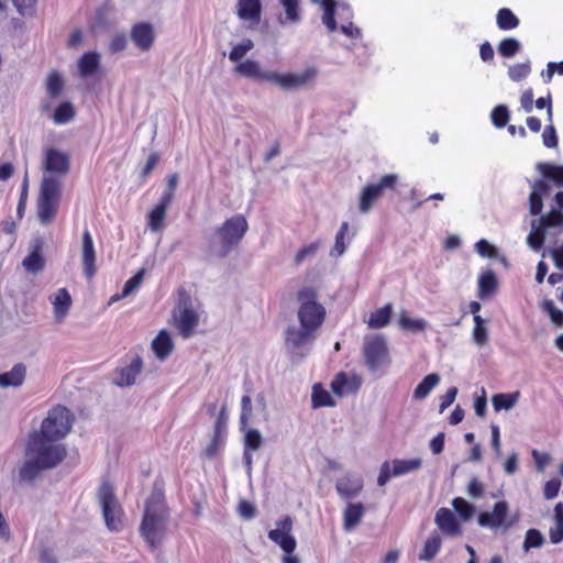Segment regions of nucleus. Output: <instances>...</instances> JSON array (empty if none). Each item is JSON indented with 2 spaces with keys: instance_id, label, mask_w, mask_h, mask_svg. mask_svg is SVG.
Wrapping results in <instances>:
<instances>
[{
  "instance_id": "47",
  "label": "nucleus",
  "mask_w": 563,
  "mask_h": 563,
  "mask_svg": "<svg viewBox=\"0 0 563 563\" xmlns=\"http://www.w3.org/2000/svg\"><path fill=\"white\" fill-rule=\"evenodd\" d=\"M254 47V43L250 38H244L241 43L233 46L229 54L231 62H240Z\"/></svg>"
},
{
  "instance_id": "15",
  "label": "nucleus",
  "mask_w": 563,
  "mask_h": 563,
  "mask_svg": "<svg viewBox=\"0 0 563 563\" xmlns=\"http://www.w3.org/2000/svg\"><path fill=\"white\" fill-rule=\"evenodd\" d=\"M317 75L318 70L314 67H309L301 73L279 74L275 71L273 84L285 90H294L310 84Z\"/></svg>"
},
{
  "instance_id": "25",
  "label": "nucleus",
  "mask_w": 563,
  "mask_h": 563,
  "mask_svg": "<svg viewBox=\"0 0 563 563\" xmlns=\"http://www.w3.org/2000/svg\"><path fill=\"white\" fill-rule=\"evenodd\" d=\"M365 514V507L361 503H349L343 511V528L345 531L354 530Z\"/></svg>"
},
{
  "instance_id": "7",
  "label": "nucleus",
  "mask_w": 563,
  "mask_h": 563,
  "mask_svg": "<svg viewBox=\"0 0 563 563\" xmlns=\"http://www.w3.org/2000/svg\"><path fill=\"white\" fill-rule=\"evenodd\" d=\"M518 520V516L510 514L509 505L504 500L497 501L492 510L481 512L477 518L481 527L495 533L507 532L517 525Z\"/></svg>"
},
{
  "instance_id": "29",
  "label": "nucleus",
  "mask_w": 563,
  "mask_h": 563,
  "mask_svg": "<svg viewBox=\"0 0 563 563\" xmlns=\"http://www.w3.org/2000/svg\"><path fill=\"white\" fill-rule=\"evenodd\" d=\"M398 325L405 331L419 333L427 330L429 324L427 320L422 318H411L406 313V311H401L398 319Z\"/></svg>"
},
{
  "instance_id": "52",
  "label": "nucleus",
  "mask_w": 563,
  "mask_h": 563,
  "mask_svg": "<svg viewBox=\"0 0 563 563\" xmlns=\"http://www.w3.org/2000/svg\"><path fill=\"white\" fill-rule=\"evenodd\" d=\"M544 542V538L537 529H529L526 533L523 548L529 551L531 548H540Z\"/></svg>"
},
{
  "instance_id": "51",
  "label": "nucleus",
  "mask_w": 563,
  "mask_h": 563,
  "mask_svg": "<svg viewBox=\"0 0 563 563\" xmlns=\"http://www.w3.org/2000/svg\"><path fill=\"white\" fill-rule=\"evenodd\" d=\"M490 118L497 128H504L509 121V111L506 106L499 104L492 111Z\"/></svg>"
},
{
  "instance_id": "30",
  "label": "nucleus",
  "mask_w": 563,
  "mask_h": 563,
  "mask_svg": "<svg viewBox=\"0 0 563 563\" xmlns=\"http://www.w3.org/2000/svg\"><path fill=\"white\" fill-rule=\"evenodd\" d=\"M23 267L26 272L36 274L44 268L45 261L41 254V245H34L32 252L23 260Z\"/></svg>"
},
{
  "instance_id": "63",
  "label": "nucleus",
  "mask_w": 563,
  "mask_h": 563,
  "mask_svg": "<svg viewBox=\"0 0 563 563\" xmlns=\"http://www.w3.org/2000/svg\"><path fill=\"white\" fill-rule=\"evenodd\" d=\"M238 511H239V515L246 520L254 518L255 514H256V509L253 506V504H251L246 500H241L239 503Z\"/></svg>"
},
{
  "instance_id": "55",
  "label": "nucleus",
  "mask_w": 563,
  "mask_h": 563,
  "mask_svg": "<svg viewBox=\"0 0 563 563\" xmlns=\"http://www.w3.org/2000/svg\"><path fill=\"white\" fill-rule=\"evenodd\" d=\"M475 250L483 257L493 258V257L497 256L496 249L492 244H489L488 241H486L484 239L479 240L475 244Z\"/></svg>"
},
{
  "instance_id": "35",
  "label": "nucleus",
  "mask_w": 563,
  "mask_h": 563,
  "mask_svg": "<svg viewBox=\"0 0 563 563\" xmlns=\"http://www.w3.org/2000/svg\"><path fill=\"white\" fill-rule=\"evenodd\" d=\"M519 397H520L519 391H515L511 394H503V393L496 394L492 398V404H493L495 411H497V412L500 410H510L511 408H514L516 406Z\"/></svg>"
},
{
  "instance_id": "50",
  "label": "nucleus",
  "mask_w": 563,
  "mask_h": 563,
  "mask_svg": "<svg viewBox=\"0 0 563 563\" xmlns=\"http://www.w3.org/2000/svg\"><path fill=\"white\" fill-rule=\"evenodd\" d=\"M263 444V438L258 430L251 429L244 437V449L256 451Z\"/></svg>"
},
{
  "instance_id": "5",
  "label": "nucleus",
  "mask_w": 563,
  "mask_h": 563,
  "mask_svg": "<svg viewBox=\"0 0 563 563\" xmlns=\"http://www.w3.org/2000/svg\"><path fill=\"white\" fill-rule=\"evenodd\" d=\"M249 229V223L242 214L228 219L211 235L209 247L218 257H225L241 242Z\"/></svg>"
},
{
  "instance_id": "61",
  "label": "nucleus",
  "mask_w": 563,
  "mask_h": 563,
  "mask_svg": "<svg viewBox=\"0 0 563 563\" xmlns=\"http://www.w3.org/2000/svg\"><path fill=\"white\" fill-rule=\"evenodd\" d=\"M391 477H394L393 476V466H391L390 462L386 461L380 466L379 475L377 478V484L379 486H385Z\"/></svg>"
},
{
  "instance_id": "17",
  "label": "nucleus",
  "mask_w": 563,
  "mask_h": 563,
  "mask_svg": "<svg viewBox=\"0 0 563 563\" xmlns=\"http://www.w3.org/2000/svg\"><path fill=\"white\" fill-rule=\"evenodd\" d=\"M48 300L53 306L55 321L57 323H63L69 314L73 306V298L69 291L66 288H58L49 295Z\"/></svg>"
},
{
  "instance_id": "53",
  "label": "nucleus",
  "mask_w": 563,
  "mask_h": 563,
  "mask_svg": "<svg viewBox=\"0 0 563 563\" xmlns=\"http://www.w3.org/2000/svg\"><path fill=\"white\" fill-rule=\"evenodd\" d=\"M143 278L144 269H141L133 277L126 280L122 289L121 297H128L133 294L141 286Z\"/></svg>"
},
{
  "instance_id": "8",
  "label": "nucleus",
  "mask_w": 563,
  "mask_h": 563,
  "mask_svg": "<svg viewBox=\"0 0 563 563\" xmlns=\"http://www.w3.org/2000/svg\"><path fill=\"white\" fill-rule=\"evenodd\" d=\"M73 416L70 411L66 407L57 406L48 411L47 417L42 422L41 430L36 433L59 442L70 431Z\"/></svg>"
},
{
  "instance_id": "22",
  "label": "nucleus",
  "mask_w": 563,
  "mask_h": 563,
  "mask_svg": "<svg viewBox=\"0 0 563 563\" xmlns=\"http://www.w3.org/2000/svg\"><path fill=\"white\" fill-rule=\"evenodd\" d=\"M335 488L341 498L352 499L362 492L363 479L357 475L345 474L338 478Z\"/></svg>"
},
{
  "instance_id": "20",
  "label": "nucleus",
  "mask_w": 563,
  "mask_h": 563,
  "mask_svg": "<svg viewBox=\"0 0 563 563\" xmlns=\"http://www.w3.org/2000/svg\"><path fill=\"white\" fill-rule=\"evenodd\" d=\"M143 369L141 357L134 356L130 363L117 369L113 382L120 387H129L135 384L136 377Z\"/></svg>"
},
{
  "instance_id": "13",
  "label": "nucleus",
  "mask_w": 563,
  "mask_h": 563,
  "mask_svg": "<svg viewBox=\"0 0 563 563\" xmlns=\"http://www.w3.org/2000/svg\"><path fill=\"white\" fill-rule=\"evenodd\" d=\"M173 317L179 333L185 339L191 336L195 328L198 325L199 317L191 307L189 298L180 299L178 306L174 310Z\"/></svg>"
},
{
  "instance_id": "45",
  "label": "nucleus",
  "mask_w": 563,
  "mask_h": 563,
  "mask_svg": "<svg viewBox=\"0 0 563 563\" xmlns=\"http://www.w3.org/2000/svg\"><path fill=\"white\" fill-rule=\"evenodd\" d=\"M285 10V20L280 19V23L298 22L300 20L298 3L299 0H279Z\"/></svg>"
},
{
  "instance_id": "23",
  "label": "nucleus",
  "mask_w": 563,
  "mask_h": 563,
  "mask_svg": "<svg viewBox=\"0 0 563 563\" xmlns=\"http://www.w3.org/2000/svg\"><path fill=\"white\" fill-rule=\"evenodd\" d=\"M101 56L97 52L85 53L77 62V68L81 78L96 75L100 68Z\"/></svg>"
},
{
  "instance_id": "37",
  "label": "nucleus",
  "mask_w": 563,
  "mask_h": 563,
  "mask_svg": "<svg viewBox=\"0 0 563 563\" xmlns=\"http://www.w3.org/2000/svg\"><path fill=\"white\" fill-rule=\"evenodd\" d=\"M440 376L438 374L427 375L413 391L415 399H424L430 391L439 384Z\"/></svg>"
},
{
  "instance_id": "38",
  "label": "nucleus",
  "mask_w": 563,
  "mask_h": 563,
  "mask_svg": "<svg viewBox=\"0 0 563 563\" xmlns=\"http://www.w3.org/2000/svg\"><path fill=\"white\" fill-rule=\"evenodd\" d=\"M321 5L323 9L322 23L327 26L329 32H334L338 29L335 22V0H322Z\"/></svg>"
},
{
  "instance_id": "41",
  "label": "nucleus",
  "mask_w": 563,
  "mask_h": 563,
  "mask_svg": "<svg viewBox=\"0 0 563 563\" xmlns=\"http://www.w3.org/2000/svg\"><path fill=\"white\" fill-rule=\"evenodd\" d=\"M74 117H75L74 106L70 102L65 101L56 108L54 115H53V120L56 124H66L69 121H71L74 119Z\"/></svg>"
},
{
  "instance_id": "21",
  "label": "nucleus",
  "mask_w": 563,
  "mask_h": 563,
  "mask_svg": "<svg viewBox=\"0 0 563 563\" xmlns=\"http://www.w3.org/2000/svg\"><path fill=\"white\" fill-rule=\"evenodd\" d=\"M81 261L85 276L90 279L96 274V250L89 230L82 233Z\"/></svg>"
},
{
  "instance_id": "12",
  "label": "nucleus",
  "mask_w": 563,
  "mask_h": 563,
  "mask_svg": "<svg viewBox=\"0 0 563 563\" xmlns=\"http://www.w3.org/2000/svg\"><path fill=\"white\" fill-rule=\"evenodd\" d=\"M42 167L43 176H54L59 181L70 169V157L67 153L49 147L44 151Z\"/></svg>"
},
{
  "instance_id": "64",
  "label": "nucleus",
  "mask_w": 563,
  "mask_h": 563,
  "mask_svg": "<svg viewBox=\"0 0 563 563\" xmlns=\"http://www.w3.org/2000/svg\"><path fill=\"white\" fill-rule=\"evenodd\" d=\"M548 252L554 261L555 266L559 269H563V244L561 246L550 247Z\"/></svg>"
},
{
  "instance_id": "27",
  "label": "nucleus",
  "mask_w": 563,
  "mask_h": 563,
  "mask_svg": "<svg viewBox=\"0 0 563 563\" xmlns=\"http://www.w3.org/2000/svg\"><path fill=\"white\" fill-rule=\"evenodd\" d=\"M360 384L361 382L357 377H349L345 374L341 373L336 375V377L331 384V387L336 395L342 397L344 395L356 391L360 387Z\"/></svg>"
},
{
  "instance_id": "24",
  "label": "nucleus",
  "mask_w": 563,
  "mask_h": 563,
  "mask_svg": "<svg viewBox=\"0 0 563 563\" xmlns=\"http://www.w3.org/2000/svg\"><path fill=\"white\" fill-rule=\"evenodd\" d=\"M261 9L260 0H238L236 13L241 20L258 23Z\"/></svg>"
},
{
  "instance_id": "59",
  "label": "nucleus",
  "mask_w": 563,
  "mask_h": 563,
  "mask_svg": "<svg viewBox=\"0 0 563 563\" xmlns=\"http://www.w3.org/2000/svg\"><path fill=\"white\" fill-rule=\"evenodd\" d=\"M531 455L539 472H543L547 465L551 462V456L548 453H540L537 450H532Z\"/></svg>"
},
{
  "instance_id": "32",
  "label": "nucleus",
  "mask_w": 563,
  "mask_h": 563,
  "mask_svg": "<svg viewBox=\"0 0 563 563\" xmlns=\"http://www.w3.org/2000/svg\"><path fill=\"white\" fill-rule=\"evenodd\" d=\"M442 544L441 537L438 532H432L424 542L422 551L419 553V560L431 561L440 551Z\"/></svg>"
},
{
  "instance_id": "28",
  "label": "nucleus",
  "mask_w": 563,
  "mask_h": 563,
  "mask_svg": "<svg viewBox=\"0 0 563 563\" xmlns=\"http://www.w3.org/2000/svg\"><path fill=\"white\" fill-rule=\"evenodd\" d=\"M390 464L393 466V476L399 477L418 471L422 465V460L419 457L410 460L395 459Z\"/></svg>"
},
{
  "instance_id": "34",
  "label": "nucleus",
  "mask_w": 563,
  "mask_h": 563,
  "mask_svg": "<svg viewBox=\"0 0 563 563\" xmlns=\"http://www.w3.org/2000/svg\"><path fill=\"white\" fill-rule=\"evenodd\" d=\"M497 288L496 275L493 271H487L479 276L478 296L483 299L489 297Z\"/></svg>"
},
{
  "instance_id": "1",
  "label": "nucleus",
  "mask_w": 563,
  "mask_h": 563,
  "mask_svg": "<svg viewBox=\"0 0 563 563\" xmlns=\"http://www.w3.org/2000/svg\"><path fill=\"white\" fill-rule=\"evenodd\" d=\"M537 168L542 178L531 186L529 210L540 217L531 221L527 236V244L533 251L541 250L545 239L556 246L563 233V166L539 163Z\"/></svg>"
},
{
  "instance_id": "6",
  "label": "nucleus",
  "mask_w": 563,
  "mask_h": 563,
  "mask_svg": "<svg viewBox=\"0 0 563 563\" xmlns=\"http://www.w3.org/2000/svg\"><path fill=\"white\" fill-rule=\"evenodd\" d=\"M62 181L54 176H43L37 199V216L42 224H48L57 212Z\"/></svg>"
},
{
  "instance_id": "39",
  "label": "nucleus",
  "mask_w": 563,
  "mask_h": 563,
  "mask_svg": "<svg viewBox=\"0 0 563 563\" xmlns=\"http://www.w3.org/2000/svg\"><path fill=\"white\" fill-rule=\"evenodd\" d=\"M496 22L498 27L505 31L514 30L519 25V19L507 8L497 12Z\"/></svg>"
},
{
  "instance_id": "2",
  "label": "nucleus",
  "mask_w": 563,
  "mask_h": 563,
  "mask_svg": "<svg viewBox=\"0 0 563 563\" xmlns=\"http://www.w3.org/2000/svg\"><path fill=\"white\" fill-rule=\"evenodd\" d=\"M297 318L299 327H288L285 334V345L294 361H300L309 352V346L316 340V333L325 319V308L318 301L317 291L303 287L297 294Z\"/></svg>"
},
{
  "instance_id": "42",
  "label": "nucleus",
  "mask_w": 563,
  "mask_h": 563,
  "mask_svg": "<svg viewBox=\"0 0 563 563\" xmlns=\"http://www.w3.org/2000/svg\"><path fill=\"white\" fill-rule=\"evenodd\" d=\"M521 49V43L515 38V37H507V38H504L499 44H498V53L503 56V57H514L516 54H518Z\"/></svg>"
},
{
  "instance_id": "56",
  "label": "nucleus",
  "mask_w": 563,
  "mask_h": 563,
  "mask_svg": "<svg viewBox=\"0 0 563 563\" xmlns=\"http://www.w3.org/2000/svg\"><path fill=\"white\" fill-rule=\"evenodd\" d=\"M128 44L126 36L123 33H119L113 35L110 41L109 49L111 53L115 54L125 49Z\"/></svg>"
},
{
  "instance_id": "9",
  "label": "nucleus",
  "mask_w": 563,
  "mask_h": 563,
  "mask_svg": "<svg viewBox=\"0 0 563 563\" xmlns=\"http://www.w3.org/2000/svg\"><path fill=\"white\" fill-rule=\"evenodd\" d=\"M98 499L101 505L102 515L108 529L111 531L121 530L123 527V512L110 484L103 483L100 486Z\"/></svg>"
},
{
  "instance_id": "10",
  "label": "nucleus",
  "mask_w": 563,
  "mask_h": 563,
  "mask_svg": "<svg viewBox=\"0 0 563 563\" xmlns=\"http://www.w3.org/2000/svg\"><path fill=\"white\" fill-rule=\"evenodd\" d=\"M398 183V175L388 174L383 176L378 183L366 185L360 196L358 209L363 214L368 213L375 202L383 197L386 190H394Z\"/></svg>"
},
{
  "instance_id": "36",
  "label": "nucleus",
  "mask_w": 563,
  "mask_h": 563,
  "mask_svg": "<svg viewBox=\"0 0 563 563\" xmlns=\"http://www.w3.org/2000/svg\"><path fill=\"white\" fill-rule=\"evenodd\" d=\"M166 211L167 209L155 206L147 214V228L152 232H159L165 227V219H166Z\"/></svg>"
},
{
  "instance_id": "16",
  "label": "nucleus",
  "mask_w": 563,
  "mask_h": 563,
  "mask_svg": "<svg viewBox=\"0 0 563 563\" xmlns=\"http://www.w3.org/2000/svg\"><path fill=\"white\" fill-rule=\"evenodd\" d=\"M133 44L142 52H148L155 42V31L150 22L135 23L130 33Z\"/></svg>"
},
{
  "instance_id": "60",
  "label": "nucleus",
  "mask_w": 563,
  "mask_h": 563,
  "mask_svg": "<svg viewBox=\"0 0 563 563\" xmlns=\"http://www.w3.org/2000/svg\"><path fill=\"white\" fill-rule=\"evenodd\" d=\"M318 247H319L318 243H311L308 246H305L301 250H299L295 256L296 264H300L307 257L313 256L316 254V252L318 251Z\"/></svg>"
},
{
  "instance_id": "4",
  "label": "nucleus",
  "mask_w": 563,
  "mask_h": 563,
  "mask_svg": "<svg viewBox=\"0 0 563 563\" xmlns=\"http://www.w3.org/2000/svg\"><path fill=\"white\" fill-rule=\"evenodd\" d=\"M166 520L164 495L161 490H154L146 501L141 523V534L151 548H155L161 542Z\"/></svg>"
},
{
  "instance_id": "33",
  "label": "nucleus",
  "mask_w": 563,
  "mask_h": 563,
  "mask_svg": "<svg viewBox=\"0 0 563 563\" xmlns=\"http://www.w3.org/2000/svg\"><path fill=\"white\" fill-rule=\"evenodd\" d=\"M391 313V303H387L386 306L377 309L371 314L369 320L367 321L368 327L372 329H380L386 327L390 321Z\"/></svg>"
},
{
  "instance_id": "26",
  "label": "nucleus",
  "mask_w": 563,
  "mask_h": 563,
  "mask_svg": "<svg viewBox=\"0 0 563 563\" xmlns=\"http://www.w3.org/2000/svg\"><path fill=\"white\" fill-rule=\"evenodd\" d=\"M26 376V366L22 363L15 364L10 371L0 374V387H20Z\"/></svg>"
},
{
  "instance_id": "57",
  "label": "nucleus",
  "mask_w": 563,
  "mask_h": 563,
  "mask_svg": "<svg viewBox=\"0 0 563 563\" xmlns=\"http://www.w3.org/2000/svg\"><path fill=\"white\" fill-rule=\"evenodd\" d=\"M561 487V482L558 478L548 481L543 488V495L547 499H553L558 496Z\"/></svg>"
},
{
  "instance_id": "62",
  "label": "nucleus",
  "mask_w": 563,
  "mask_h": 563,
  "mask_svg": "<svg viewBox=\"0 0 563 563\" xmlns=\"http://www.w3.org/2000/svg\"><path fill=\"white\" fill-rule=\"evenodd\" d=\"M457 395V388L451 387L448 391L441 397L439 411L442 413L446 408H449L455 400Z\"/></svg>"
},
{
  "instance_id": "48",
  "label": "nucleus",
  "mask_w": 563,
  "mask_h": 563,
  "mask_svg": "<svg viewBox=\"0 0 563 563\" xmlns=\"http://www.w3.org/2000/svg\"><path fill=\"white\" fill-rule=\"evenodd\" d=\"M347 231H349V223L343 222L340 227L339 232L335 235L334 246L331 251L332 256H341L345 252L346 244L344 242V239H345Z\"/></svg>"
},
{
  "instance_id": "31",
  "label": "nucleus",
  "mask_w": 563,
  "mask_h": 563,
  "mask_svg": "<svg viewBox=\"0 0 563 563\" xmlns=\"http://www.w3.org/2000/svg\"><path fill=\"white\" fill-rule=\"evenodd\" d=\"M152 347L158 358H166L173 350V342L169 334L166 331H161L153 341Z\"/></svg>"
},
{
  "instance_id": "44",
  "label": "nucleus",
  "mask_w": 563,
  "mask_h": 563,
  "mask_svg": "<svg viewBox=\"0 0 563 563\" xmlns=\"http://www.w3.org/2000/svg\"><path fill=\"white\" fill-rule=\"evenodd\" d=\"M332 397L324 388L316 384L312 388V406L314 408L333 406Z\"/></svg>"
},
{
  "instance_id": "11",
  "label": "nucleus",
  "mask_w": 563,
  "mask_h": 563,
  "mask_svg": "<svg viewBox=\"0 0 563 563\" xmlns=\"http://www.w3.org/2000/svg\"><path fill=\"white\" fill-rule=\"evenodd\" d=\"M363 353L365 364L372 372L389 363L387 343L380 334L364 338Z\"/></svg>"
},
{
  "instance_id": "49",
  "label": "nucleus",
  "mask_w": 563,
  "mask_h": 563,
  "mask_svg": "<svg viewBox=\"0 0 563 563\" xmlns=\"http://www.w3.org/2000/svg\"><path fill=\"white\" fill-rule=\"evenodd\" d=\"M542 309L549 314L551 321L556 327H563V311L556 308L551 299H545L542 302Z\"/></svg>"
},
{
  "instance_id": "18",
  "label": "nucleus",
  "mask_w": 563,
  "mask_h": 563,
  "mask_svg": "<svg viewBox=\"0 0 563 563\" xmlns=\"http://www.w3.org/2000/svg\"><path fill=\"white\" fill-rule=\"evenodd\" d=\"M434 522L446 537L456 538L463 532L455 515L448 508L442 507L435 512Z\"/></svg>"
},
{
  "instance_id": "19",
  "label": "nucleus",
  "mask_w": 563,
  "mask_h": 563,
  "mask_svg": "<svg viewBox=\"0 0 563 563\" xmlns=\"http://www.w3.org/2000/svg\"><path fill=\"white\" fill-rule=\"evenodd\" d=\"M234 73L239 74L242 77L254 79L257 81H266L272 82L274 80L275 71L264 70L260 63L253 59H246L244 62H240L235 68Z\"/></svg>"
},
{
  "instance_id": "3",
  "label": "nucleus",
  "mask_w": 563,
  "mask_h": 563,
  "mask_svg": "<svg viewBox=\"0 0 563 563\" xmlns=\"http://www.w3.org/2000/svg\"><path fill=\"white\" fill-rule=\"evenodd\" d=\"M66 454L64 444L33 432L25 446L24 460L19 465V479L24 483L34 482L42 472L56 467Z\"/></svg>"
},
{
  "instance_id": "54",
  "label": "nucleus",
  "mask_w": 563,
  "mask_h": 563,
  "mask_svg": "<svg viewBox=\"0 0 563 563\" xmlns=\"http://www.w3.org/2000/svg\"><path fill=\"white\" fill-rule=\"evenodd\" d=\"M543 145L553 148L558 146V135L553 123H549L542 133Z\"/></svg>"
},
{
  "instance_id": "40",
  "label": "nucleus",
  "mask_w": 563,
  "mask_h": 563,
  "mask_svg": "<svg viewBox=\"0 0 563 563\" xmlns=\"http://www.w3.org/2000/svg\"><path fill=\"white\" fill-rule=\"evenodd\" d=\"M45 86L47 95L51 98H57L64 89V79L58 71L53 70L48 74Z\"/></svg>"
},
{
  "instance_id": "14",
  "label": "nucleus",
  "mask_w": 563,
  "mask_h": 563,
  "mask_svg": "<svg viewBox=\"0 0 563 563\" xmlns=\"http://www.w3.org/2000/svg\"><path fill=\"white\" fill-rule=\"evenodd\" d=\"M292 527L291 517L286 516L276 521L275 528L268 532V538L278 544L286 554H291L297 545L296 539L291 534Z\"/></svg>"
},
{
  "instance_id": "58",
  "label": "nucleus",
  "mask_w": 563,
  "mask_h": 563,
  "mask_svg": "<svg viewBox=\"0 0 563 563\" xmlns=\"http://www.w3.org/2000/svg\"><path fill=\"white\" fill-rule=\"evenodd\" d=\"M242 411L240 421L242 426H245L252 416V401L249 395H244L241 400Z\"/></svg>"
},
{
  "instance_id": "46",
  "label": "nucleus",
  "mask_w": 563,
  "mask_h": 563,
  "mask_svg": "<svg viewBox=\"0 0 563 563\" xmlns=\"http://www.w3.org/2000/svg\"><path fill=\"white\" fill-rule=\"evenodd\" d=\"M531 73V64L530 60H526L525 63L511 65L508 68V77L512 81H521L527 78Z\"/></svg>"
},
{
  "instance_id": "43",
  "label": "nucleus",
  "mask_w": 563,
  "mask_h": 563,
  "mask_svg": "<svg viewBox=\"0 0 563 563\" xmlns=\"http://www.w3.org/2000/svg\"><path fill=\"white\" fill-rule=\"evenodd\" d=\"M452 506L464 521H468L475 514V507L462 497L454 498Z\"/></svg>"
}]
</instances>
